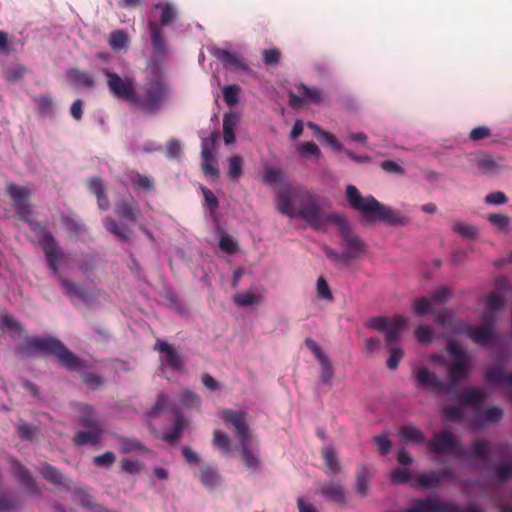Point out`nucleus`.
Returning a JSON list of instances; mask_svg holds the SVG:
<instances>
[{"mask_svg":"<svg viewBox=\"0 0 512 512\" xmlns=\"http://www.w3.org/2000/svg\"><path fill=\"white\" fill-rule=\"evenodd\" d=\"M277 209L290 218L303 220L314 230L335 225L347 260L357 259L366 252L365 242L352 231L346 218L338 213L324 211L319 195L306 188H281L277 194Z\"/></svg>","mask_w":512,"mask_h":512,"instance_id":"f257e3e1","label":"nucleus"},{"mask_svg":"<svg viewBox=\"0 0 512 512\" xmlns=\"http://www.w3.org/2000/svg\"><path fill=\"white\" fill-rule=\"evenodd\" d=\"M6 192L13 202L16 214L22 221L29 224L30 230L37 237L38 243L45 253L49 268L54 273H57L63 251L58 247L57 241L49 231L47 223L31 219L30 191L15 183H9L6 186Z\"/></svg>","mask_w":512,"mask_h":512,"instance_id":"f03ea898","label":"nucleus"},{"mask_svg":"<svg viewBox=\"0 0 512 512\" xmlns=\"http://www.w3.org/2000/svg\"><path fill=\"white\" fill-rule=\"evenodd\" d=\"M346 199L349 206L359 212L367 222L379 220L391 226H405L409 223L408 217L401 215L396 209L380 203L372 195L363 197L354 185L347 186Z\"/></svg>","mask_w":512,"mask_h":512,"instance_id":"7ed1b4c3","label":"nucleus"},{"mask_svg":"<svg viewBox=\"0 0 512 512\" xmlns=\"http://www.w3.org/2000/svg\"><path fill=\"white\" fill-rule=\"evenodd\" d=\"M36 353L53 355L58 363L70 371H79L85 362L72 353L59 339L54 337H28L17 347V354L22 357Z\"/></svg>","mask_w":512,"mask_h":512,"instance_id":"20e7f679","label":"nucleus"},{"mask_svg":"<svg viewBox=\"0 0 512 512\" xmlns=\"http://www.w3.org/2000/svg\"><path fill=\"white\" fill-rule=\"evenodd\" d=\"M170 93L169 85L160 77H154L139 86L133 101L134 106L148 114H156Z\"/></svg>","mask_w":512,"mask_h":512,"instance_id":"39448f33","label":"nucleus"},{"mask_svg":"<svg viewBox=\"0 0 512 512\" xmlns=\"http://www.w3.org/2000/svg\"><path fill=\"white\" fill-rule=\"evenodd\" d=\"M222 418L225 423L231 424L239 438L241 445V459L244 465L250 470H257L260 467L259 458L250 450V429L246 422V412L224 409Z\"/></svg>","mask_w":512,"mask_h":512,"instance_id":"423d86ee","label":"nucleus"},{"mask_svg":"<svg viewBox=\"0 0 512 512\" xmlns=\"http://www.w3.org/2000/svg\"><path fill=\"white\" fill-rule=\"evenodd\" d=\"M447 351L453 357V361L448 366L449 382H446L451 385L452 393L460 381L468 378L470 360L466 351L452 339L447 342Z\"/></svg>","mask_w":512,"mask_h":512,"instance_id":"0eeeda50","label":"nucleus"},{"mask_svg":"<svg viewBox=\"0 0 512 512\" xmlns=\"http://www.w3.org/2000/svg\"><path fill=\"white\" fill-rule=\"evenodd\" d=\"M367 326L379 332H386L385 342L387 347H393L395 343L399 342L402 333L407 326V319L401 315H396L391 318L384 316L372 317Z\"/></svg>","mask_w":512,"mask_h":512,"instance_id":"6e6552de","label":"nucleus"},{"mask_svg":"<svg viewBox=\"0 0 512 512\" xmlns=\"http://www.w3.org/2000/svg\"><path fill=\"white\" fill-rule=\"evenodd\" d=\"M102 72L107 77V86L113 97L125 100L132 105L137 91L134 79L131 77L122 78L108 69H103Z\"/></svg>","mask_w":512,"mask_h":512,"instance_id":"1a4fd4ad","label":"nucleus"},{"mask_svg":"<svg viewBox=\"0 0 512 512\" xmlns=\"http://www.w3.org/2000/svg\"><path fill=\"white\" fill-rule=\"evenodd\" d=\"M426 445L430 452L439 455H454L460 452V440L448 430H443L433 434V437L427 440Z\"/></svg>","mask_w":512,"mask_h":512,"instance_id":"9d476101","label":"nucleus"},{"mask_svg":"<svg viewBox=\"0 0 512 512\" xmlns=\"http://www.w3.org/2000/svg\"><path fill=\"white\" fill-rule=\"evenodd\" d=\"M455 334H466L472 342L480 346H489L494 337V331H492L488 326L480 325L474 327L466 322L456 326Z\"/></svg>","mask_w":512,"mask_h":512,"instance_id":"9b49d317","label":"nucleus"},{"mask_svg":"<svg viewBox=\"0 0 512 512\" xmlns=\"http://www.w3.org/2000/svg\"><path fill=\"white\" fill-rule=\"evenodd\" d=\"M316 494L339 506L347 503V493L339 481H321L317 483Z\"/></svg>","mask_w":512,"mask_h":512,"instance_id":"f8f14e48","label":"nucleus"},{"mask_svg":"<svg viewBox=\"0 0 512 512\" xmlns=\"http://www.w3.org/2000/svg\"><path fill=\"white\" fill-rule=\"evenodd\" d=\"M449 506V501L438 498H414L410 506L400 512H447Z\"/></svg>","mask_w":512,"mask_h":512,"instance_id":"ddd939ff","label":"nucleus"},{"mask_svg":"<svg viewBox=\"0 0 512 512\" xmlns=\"http://www.w3.org/2000/svg\"><path fill=\"white\" fill-rule=\"evenodd\" d=\"M10 463L14 476L27 490V492L33 496L40 495L41 490L29 469L21 464L17 459H12Z\"/></svg>","mask_w":512,"mask_h":512,"instance_id":"4468645a","label":"nucleus"},{"mask_svg":"<svg viewBox=\"0 0 512 512\" xmlns=\"http://www.w3.org/2000/svg\"><path fill=\"white\" fill-rule=\"evenodd\" d=\"M458 459H478L486 468L490 464V447L486 440H475L469 450L461 447L459 453L456 454Z\"/></svg>","mask_w":512,"mask_h":512,"instance_id":"2eb2a0df","label":"nucleus"},{"mask_svg":"<svg viewBox=\"0 0 512 512\" xmlns=\"http://www.w3.org/2000/svg\"><path fill=\"white\" fill-rule=\"evenodd\" d=\"M416 380L420 386L430 391H443L451 394V385L439 380L436 374L429 371L426 367H422L417 371Z\"/></svg>","mask_w":512,"mask_h":512,"instance_id":"dca6fc26","label":"nucleus"},{"mask_svg":"<svg viewBox=\"0 0 512 512\" xmlns=\"http://www.w3.org/2000/svg\"><path fill=\"white\" fill-rule=\"evenodd\" d=\"M154 350L165 354L164 363L170 369L181 371L184 368L183 359L173 345L158 340L154 345Z\"/></svg>","mask_w":512,"mask_h":512,"instance_id":"f3484780","label":"nucleus"},{"mask_svg":"<svg viewBox=\"0 0 512 512\" xmlns=\"http://www.w3.org/2000/svg\"><path fill=\"white\" fill-rule=\"evenodd\" d=\"M36 470L51 484L70 490V479L55 466L47 462H43L36 468Z\"/></svg>","mask_w":512,"mask_h":512,"instance_id":"a211bd4d","label":"nucleus"},{"mask_svg":"<svg viewBox=\"0 0 512 512\" xmlns=\"http://www.w3.org/2000/svg\"><path fill=\"white\" fill-rule=\"evenodd\" d=\"M87 430H79L77 431L73 438L72 442L75 446H84V445H91L96 446L100 443L101 437L103 434V427L102 426H96V427H88Z\"/></svg>","mask_w":512,"mask_h":512,"instance_id":"6ab92c4d","label":"nucleus"},{"mask_svg":"<svg viewBox=\"0 0 512 512\" xmlns=\"http://www.w3.org/2000/svg\"><path fill=\"white\" fill-rule=\"evenodd\" d=\"M213 55L222 62L226 69L232 71H245L248 68L237 54L228 50L217 48L213 51Z\"/></svg>","mask_w":512,"mask_h":512,"instance_id":"aec40b11","label":"nucleus"},{"mask_svg":"<svg viewBox=\"0 0 512 512\" xmlns=\"http://www.w3.org/2000/svg\"><path fill=\"white\" fill-rule=\"evenodd\" d=\"M148 27H149L154 57L161 58L166 54V41L164 39L162 30L153 21H149Z\"/></svg>","mask_w":512,"mask_h":512,"instance_id":"412c9836","label":"nucleus"},{"mask_svg":"<svg viewBox=\"0 0 512 512\" xmlns=\"http://www.w3.org/2000/svg\"><path fill=\"white\" fill-rule=\"evenodd\" d=\"M127 181L137 190L145 192L152 191L155 188L154 180L145 174H140L135 170H128L125 172Z\"/></svg>","mask_w":512,"mask_h":512,"instance_id":"4be33fe9","label":"nucleus"},{"mask_svg":"<svg viewBox=\"0 0 512 512\" xmlns=\"http://www.w3.org/2000/svg\"><path fill=\"white\" fill-rule=\"evenodd\" d=\"M116 215L124 220L135 223L141 215V211L133 200H122L115 206Z\"/></svg>","mask_w":512,"mask_h":512,"instance_id":"5701e85b","label":"nucleus"},{"mask_svg":"<svg viewBox=\"0 0 512 512\" xmlns=\"http://www.w3.org/2000/svg\"><path fill=\"white\" fill-rule=\"evenodd\" d=\"M440 483V475L435 471H428L416 475L412 480L411 487L433 489L438 487Z\"/></svg>","mask_w":512,"mask_h":512,"instance_id":"b1692460","label":"nucleus"},{"mask_svg":"<svg viewBox=\"0 0 512 512\" xmlns=\"http://www.w3.org/2000/svg\"><path fill=\"white\" fill-rule=\"evenodd\" d=\"M239 123V116L229 111L223 116V138L226 145L233 144L236 140L235 129Z\"/></svg>","mask_w":512,"mask_h":512,"instance_id":"393cba45","label":"nucleus"},{"mask_svg":"<svg viewBox=\"0 0 512 512\" xmlns=\"http://www.w3.org/2000/svg\"><path fill=\"white\" fill-rule=\"evenodd\" d=\"M185 422L186 420L184 415L181 412L176 411L174 413V427L170 432L163 435L162 439L166 441L169 445L176 444L183 435Z\"/></svg>","mask_w":512,"mask_h":512,"instance_id":"a878e982","label":"nucleus"},{"mask_svg":"<svg viewBox=\"0 0 512 512\" xmlns=\"http://www.w3.org/2000/svg\"><path fill=\"white\" fill-rule=\"evenodd\" d=\"M321 454L326 466V474L336 475L341 472V466L338 460L337 452L333 447L324 446L322 448Z\"/></svg>","mask_w":512,"mask_h":512,"instance_id":"bb28decb","label":"nucleus"},{"mask_svg":"<svg viewBox=\"0 0 512 512\" xmlns=\"http://www.w3.org/2000/svg\"><path fill=\"white\" fill-rule=\"evenodd\" d=\"M431 315L434 318V321L440 326L450 329L455 334V328L458 324L464 323L463 321H458L454 318L452 311L448 309H440L431 311Z\"/></svg>","mask_w":512,"mask_h":512,"instance_id":"cd10ccee","label":"nucleus"},{"mask_svg":"<svg viewBox=\"0 0 512 512\" xmlns=\"http://www.w3.org/2000/svg\"><path fill=\"white\" fill-rule=\"evenodd\" d=\"M373 470L368 466H360L356 472V480H355V492L361 497L367 495L369 486L368 481L372 476Z\"/></svg>","mask_w":512,"mask_h":512,"instance_id":"c85d7f7f","label":"nucleus"},{"mask_svg":"<svg viewBox=\"0 0 512 512\" xmlns=\"http://www.w3.org/2000/svg\"><path fill=\"white\" fill-rule=\"evenodd\" d=\"M105 229L114 235L120 242H127L130 238L129 229L125 225H120L115 219L107 216L103 219Z\"/></svg>","mask_w":512,"mask_h":512,"instance_id":"c756f323","label":"nucleus"},{"mask_svg":"<svg viewBox=\"0 0 512 512\" xmlns=\"http://www.w3.org/2000/svg\"><path fill=\"white\" fill-rule=\"evenodd\" d=\"M486 380L490 383H508L512 387V372L505 373L502 365H495L485 372Z\"/></svg>","mask_w":512,"mask_h":512,"instance_id":"7c9ffc66","label":"nucleus"},{"mask_svg":"<svg viewBox=\"0 0 512 512\" xmlns=\"http://www.w3.org/2000/svg\"><path fill=\"white\" fill-rule=\"evenodd\" d=\"M78 422L85 428L102 426L95 417L93 407L88 404H80L78 406Z\"/></svg>","mask_w":512,"mask_h":512,"instance_id":"2f4dec72","label":"nucleus"},{"mask_svg":"<svg viewBox=\"0 0 512 512\" xmlns=\"http://www.w3.org/2000/svg\"><path fill=\"white\" fill-rule=\"evenodd\" d=\"M482 470L492 471L493 474L490 475L489 478L495 479L499 483H504L512 476V459L499 466L489 464L486 468H482L481 471Z\"/></svg>","mask_w":512,"mask_h":512,"instance_id":"473e14b6","label":"nucleus"},{"mask_svg":"<svg viewBox=\"0 0 512 512\" xmlns=\"http://www.w3.org/2000/svg\"><path fill=\"white\" fill-rule=\"evenodd\" d=\"M199 480L207 489H213L220 482V475L215 468L203 465L200 469Z\"/></svg>","mask_w":512,"mask_h":512,"instance_id":"72a5a7b5","label":"nucleus"},{"mask_svg":"<svg viewBox=\"0 0 512 512\" xmlns=\"http://www.w3.org/2000/svg\"><path fill=\"white\" fill-rule=\"evenodd\" d=\"M116 440L122 453L126 454L132 452H147V448L144 446V444L136 438L117 435Z\"/></svg>","mask_w":512,"mask_h":512,"instance_id":"f704fd0d","label":"nucleus"},{"mask_svg":"<svg viewBox=\"0 0 512 512\" xmlns=\"http://www.w3.org/2000/svg\"><path fill=\"white\" fill-rule=\"evenodd\" d=\"M399 437L403 441H409L416 444H426L422 431L413 425H404L399 430Z\"/></svg>","mask_w":512,"mask_h":512,"instance_id":"c9c22d12","label":"nucleus"},{"mask_svg":"<svg viewBox=\"0 0 512 512\" xmlns=\"http://www.w3.org/2000/svg\"><path fill=\"white\" fill-rule=\"evenodd\" d=\"M56 274L58 275V280L67 296H76L82 300L87 298L88 292L83 286L77 285L71 280L62 277L58 272Z\"/></svg>","mask_w":512,"mask_h":512,"instance_id":"e433bc0d","label":"nucleus"},{"mask_svg":"<svg viewBox=\"0 0 512 512\" xmlns=\"http://www.w3.org/2000/svg\"><path fill=\"white\" fill-rule=\"evenodd\" d=\"M16 433L21 440L32 442L37 440L40 428L20 420L16 425Z\"/></svg>","mask_w":512,"mask_h":512,"instance_id":"4c0bfd02","label":"nucleus"},{"mask_svg":"<svg viewBox=\"0 0 512 512\" xmlns=\"http://www.w3.org/2000/svg\"><path fill=\"white\" fill-rule=\"evenodd\" d=\"M459 400L463 405L480 407L485 400V393L481 389H471L461 393Z\"/></svg>","mask_w":512,"mask_h":512,"instance_id":"58836bf2","label":"nucleus"},{"mask_svg":"<svg viewBox=\"0 0 512 512\" xmlns=\"http://www.w3.org/2000/svg\"><path fill=\"white\" fill-rule=\"evenodd\" d=\"M68 77L76 84L87 88H92L95 85L94 77L90 73L78 70L76 68L70 69L68 71Z\"/></svg>","mask_w":512,"mask_h":512,"instance_id":"ea45409f","label":"nucleus"},{"mask_svg":"<svg viewBox=\"0 0 512 512\" xmlns=\"http://www.w3.org/2000/svg\"><path fill=\"white\" fill-rule=\"evenodd\" d=\"M285 180V173L276 167H267L263 171L262 181L266 185L280 184Z\"/></svg>","mask_w":512,"mask_h":512,"instance_id":"a19ab883","label":"nucleus"},{"mask_svg":"<svg viewBox=\"0 0 512 512\" xmlns=\"http://www.w3.org/2000/svg\"><path fill=\"white\" fill-rule=\"evenodd\" d=\"M108 42L113 50H121L128 47L129 36L124 30H115L110 33Z\"/></svg>","mask_w":512,"mask_h":512,"instance_id":"79ce46f5","label":"nucleus"},{"mask_svg":"<svg viewBox=\"0 0 512 512\" xmlns=\"http://www.w3.org/2000/svg\"><path fill=\"white\" fill-rule=\"evenodd\" d=\"M243 172V158L239 155H233L228 158V178L237 181Z\"/></svg>","mask_w":512,"mask_h":512,"instance_id":"37998d69","label":"nucleus"},{"mask_svg":"<svg viewBox=\"0 0 512 512\" xmlns=\"http://www.w3.org/2000/svg\"><path fill=\"white\" fill-rule=\"evenodd\" d=\"M308 127L313 129L317 136L322 137L334 151H343L342 145L337 141L333 134L322 130L318 125L311 122L308 123Z\"/></svg>","mask_w":512,"mask_h":512,"instance_id":"c03bdc74","label":"nucleus"},{"mask_svg":"<svg viewBox=\"0 0 512 512\" xmlns=\"http://www.w3.org/2000/svg\"><path fill=\"white\" fill-rule=\"evenodd\" d=\"M308 127L313 129L317 136L322 137L334 151H343L342 145L337 141L333 134L322 130L318 125L311 122L308 123Z\"/></svg>","mask_w":512,"mask_h":512,"instance_id":"a18cd8bd","label":"nucleus"},{"mask_svg":"<svg viewBox=\"0 0 512 512\" xmlns=\"http://www.w3.org/2000/svg\"><path fill=\"white\" fill-rule=\"evenodd\" d=\"M201 167L207 177L212 179L219 178V168L214 156H201Z\"/></svg>","mask_w":512,"mask_h":512,"instance_id":"49530a36","label":"nucleus"},{"mask_svg":"<svg viewBox=\"0 0 512 512\" xmlns=\"http://www.w3.org/2000/svg\"><path fill=\"white\" fill-rule=\"evenodd\" d=\"M454 233L467 239H474L477 236V228L474 225L466 224L462 221L454 222L451 226Z\"/></svg>","mask_w":512,"mask_h":512,"instance_id":"de8ad7c7","label":"nucleus"},{"mask_svg":"<svg viewBox=\"0 0 512 512\" xmlns=\"http://www.w3.org/2000/svg\"><path fill=\"white\" fill-rule=\"evenodd\" d=\"M299 94L303 97L304 101L318 104L321 102V91L314 87H308L304 84H300L298 87Z\"/></svg>","mask_w":512,"mask_h":512,"instance_id":"09e8293b","label":"nucleus"},{"mask_svg":"<svg viewBox=\"0 0 512 512\" xmlns=\"http://www.w3.org/2000/svg\"><path fill=\"white\" fill-rule=\"evenodd\" d=\"M180 402L187 409H197L201 405V398L196 393L184 389L180 395Z\"/></svg>","mask_w":512,"mask_h":512,"instance_id":"8fccbe9b","label":"nucleus"},{"mask_svg":"<svg viewBox=\"0 0 512 512\" xmlns=\"http://www.w3.org/2000/svg\"><path fill=\"white\" fill-rule=\"evenodd\" d=\"M241 88L236 85H228L222 89L223 98L228 106H234L239 102Z\"/></svg>","mask_w":512,"mask_h":512,"instance_id":"3c124183","label":"nucleus"},{"mask_svg":"<svg viewBox=\"0 0 512 512\" xmlns=\"http://www.w3.org/2000/svg\"><path fill=\"white\" fill-rule=\"evenodd\" d=\"M18 505L17 499L12 494L0 490V512H12Z\"/></svg>","mask_w":512,"mask_h":512,"instance_id":"603ef678","label":"nucleus"},{"mask_svg":"<svg viewBox=\"0 0 512 512\" xmlns=\"http://www.w3.org/2000/svg\"><path fill=\"white\" fill-rule=\"evenodd\" d=\"M432 307V301L428 297H420L413 303V311L417 316H424L426 314L431 315V311H434Z\"/></svg>","mask_w":512,"mask_h":512,"instance_id":"864d4df0","label":"nucleus"},{"mask_svg":"<svg viewBox=\"0 0 512 512\" xmlns=\"http://www.w3.org/2000/svg\"><path fill=\"white\" fill-rule=\"evenodd\" d=\"M61 221L65 228L75 235H80L86 230L85 225L82 222L71 216H63Z\"/></svg>","mask_w":512,"mask_h":512,"instance_id":"5fc2aeb1","label":"nucleus"},{"mask_svg":"<svg viewBox=\"0 0 512 512\" xmlns=\"http://www.w3.org/2000/svg\"><path fill=\"white\" fill-rule=\"evenodd\" d=\"M388 351H389V357L387 359V367L390 369V370H395L401 359L403 358L404 356V350L402 348H399V347H388Z\"/></svg>","mask_w":512,"mask_h":512,"instance_id":"6e6d98bb","label":"nucleus"},{"mask_svg":"<svg viewBox=\"0 0 512 512\" xmlns=\"http://www.w3.org/2000/svg\"><path fill=\"white\" fill-rule=\"evenodd\" d=\"M82 380L84 384L91 390L99 389L104 383L103 377L94 372L84 373L82 375Z\"/></svg>","mask_w":512,"mask_h":512,"instance_id":"4d7b16f0","label":"nucleus"},{"mask_svg":"<svg viewBox=\"0 0 512 512\" xmlns=\"http://www.w3.org/2000/svg\"><path fill=\"white\" fill-rule=\"evenodd\" d=\"M321 368V382L323 384H331L334 378V370L329 358L319 361Z\"/></svg>","mask_w":512,"mask_h":512,"instance_id":"13d9d810","label":"nucleus"},{"mask_svg":"<svg viewBox=\"0 0 512 512\" xmlns=\"http://www.w3.org/2000/svg\"><path fill=\"white\" fill-rule=\"evenodd\" d=\"M234 303L241 307H247L259 301V298L253 292L238 293L233 297Z\"/></svg>","mask_w":512,"mask_h":512,"instance_id":"bf43d9fd","label":"nucleus"},{"mask_svg":"<svg viewBox=\"0 0 512 512\" xmlns=\"http://www.w3.org/2000/svg\"><path fill=\"white\" fill-rule=\"evenodd\" d=\"M478 169L486 175L494 174L497 169V163L490 156H483L478 159Z\"/></svg>","mask_w":512,"mask_h":512,"instance_id":"052dcab7","label":"nucleus"},{"mask_svg":"<svg viewBox=\"0 0 512 512\" xmlns=\"http://www.w3.org/2000/svg\"><path fill=\"white\" fill-rule=\"evenodd\" d=\"M414 477H412L409 469L397 468L391 473V482L394 484L412 483Z\"/></svg>","mask_w":512,"mask_h":512,"instance_id":"680f3d73","label":"nucleus"},{"mask_svg":"<svg viewBox=\"0 0 512 512\" xmlns=\"http://www.w3.org/2000/svg\"><path fill=\"white\" fill-rule=\"evenodd\" d=\"M26 73V68L23 65H15L12 67H8L4 71V76L6 80L10 82H17L21 80Z\"/></svg>","mask_w":512,"mask_h":512,"instance_id":"e2e57ef3","label":"nucleus"},{"mask_svg":"<svg viewBox=\"0 0 512 512\" xmlns=\"http://www.w3.org/2000/svg\"><path fill=\"white\" fill-rule=\"evenodd\" d=\"M486 309L498 312L504 307V299L497 293L491 292L486 298Z\"/></svg>","mask_w":512,"mask_h":512,"instance_id":"0e129e2a","label":"nucleus"},{"mask_svg":"<svg viewBox=\"0 0 512 512\" xmlns=\"http://www.w3.org/2000/svg\"><path fill=\"white\" fill-rule=\"evenodd\" d=\"M213 443L225 453L229 452L231 449L230 438L221 430L214 431Z\"/></svg>","mask_w":512,"mask_h":512,"instance_id":"69168bd1","label":"nucleus"},{"mask_svg":"<svg viewBox=\"0 0 512 512\" xmlns=\"http://www.w3.org/2000/svg\"><path fill=\"white\" fill-rule=\"evenodd\" d=\"M434 331L429 326L420 325L415 329V336L418 342L428 344L433 341Z\"/></svg>","mask_w":512,"mask_h":512,"instance_id":"338daca9","label":"nucleus"},{"mask_svg":"<svg viewBox=\"0 0 512 512\" xmlns=\"http://www.w3.org/2000/svg\"><path fill=\"white\" fill-rule=\"evenodd\" d=\"M263 62L267 66H276L280 62L281 52L277 48L265 49L262 53Z\"/></svg>","mask_w":512,"mask_h":512,"instance_id":"774afa93","label":"nucleus"}]
</instances>
